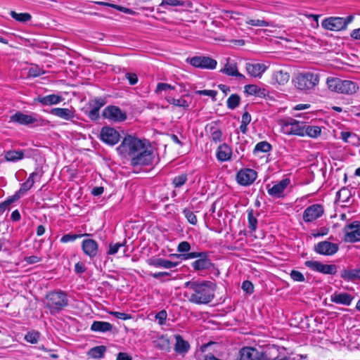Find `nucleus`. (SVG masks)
Here are the masks:
<instances>
[{"label": "nucleus", "instance_id": "28", "mask_svg": "<svg viewBox=\"0 0 360 360\" xmlns=\"http://www.w3.org/2000/svg\"><path fill=\"white\" fill-rule=\"evenodd\" d=\"M352 300V297L346 292L343 293H339V294H334L331 297V301L337 303V304H342L344 305L349 306Z\"/></svg>", "mask_w": 360, "mask_h": 360}, {"label": "nucleus", "instance_id": "59", "mask_svg": "<svg viewBox=\"0 0 360 360\" xmlns=\"http://www.w3.org/2000/svg\"><path fill=\"white\" fill-rule=\"evenodd\" d=\"M20 198V195L18 193V192L15 193V195L13 196L8 198L7 200H6L4 202H3V204L6 207L7 209H8L9 205L14 202L15 200H18Z\"/></svg>", "mask_w": 360, "mask_h": 360}, {"label": "nucleus", "instance_id": "39", "mask_svg": "<svg viewBox=\"0 0 360 360\" xmlns=\"http://www.w3.org/2000/svg\"><path fill=\"white\" fill-rule=\"evenodd\" d=\"M248 228L252 231H255L257 229V219L254 216V211L252 209L248 211Z\"/></svg>", "mask_w": 360, "mask_h": 360}, {"label": "nucleus", "instance_id": "17", "mask_svg": "<svg viewBox=\"0 0 360 360\" xmlns=\"http://www.w3.org/2000/svg\"><path fill=\"white\" fill-rule=\"evenodd\" d=\"M323 212V207L321 205H312L304 211L303 219L305 222L314 221L321 217Z\"/></svg>", "mask_w": 360, "mask_h": 360}, {"label": "nucleus", "instance_id": "24", "mask_svg": "<svg viewBox=\"0 0 360 360\" xmlns=\"http://www.w3.org/2000/svg\"><path fill=\"white\" fill-rule=\"evenodd\" d=\"M212 266V264L211 261L207 258L205 252H203V256L201 255L199 259L192 263V267L195 271L209 269Z\"/></svg>", "mask_w": 360, "mask_h": 360}, {"label": "nucleus", "instance_id": "50", "mask_svg": "<svg viewBox=\"0 0 360 360\" xmlns=\"http://www.w3.org/2000/svg\"><path fill=\"white\" fill-rule=\"evenodd\" d=\"M168 101L170 103L179 107L185 108L188 106L187 101L183 98H169Z\"/></svg>", "mask_w": 360, "mask_h": 360}, {"label": "nucleus", "instance_id": "45", "mask_svg": "<svg viewBox=\"0 0 360 360\" xmlns=\"http://www.w3.org/2000/svg\"><path fill=\"white\" fill-rule=\"evenodd\" d=\"M169 342L168 339L161 337L157 341H155V347L160 348L162 350H167L169 349Z\"/></svg>", "mask_w": 360, "mask_h": 360}, {"label": "nucleus", "instance_id": "54", "mask_svg": "<svg viewBox=\"0 0 360 360\" xmlns=\"http://www.w3.org/2000/svg\"><path fill=\"white\" fill-rule=\"evenodd\" d=\"M111 315L114 316L117 319H122V320H128L131 318V316L130 314L123 313V312H119V311H111L110 313Z\"/></svg>", "mask_w": 360, "mask_h": 360}, {"label": "nucleus", "instance_id": "23", "mask_svg": "<svg viewBox=\"0 0 360 360\" xmlns=\"http://www.w3.org/2000/svg\"><path fill=\"white\" fill-rule=\"evenodd\" d=\"M82 247L84 252L90 257H94L97 255L98 243L94 240H84Z\"/></svg>", "mask_w": 360, "mask_h": 360}, {"label": "nucleus", "instance_id": "16", "mask_svg": "<svg viewBox=\"0 0 360 360\" xmlns=\"http://www.w3.org/2000/svg\"><path fill=\"white\" fill-rule=\"evenodd\" d=\"M322 27L330 31H340L345 29V22L343 18L330 17L323 20L321 22Z\"/></svg>", "mask_w": 360, "mask_h": 360}, {"label": "nucleus", "instance_id": "32", "mask_svg": "<svg viewBox=\"0 0 360 360\" xmlns=\"http://www.w3.org/2000/svg\"><path fill=\"white\" fill-rule=\"evenodd\" d=\"M302 129L304 132V136L305 135H307L311 138H317L319 136H320L321 132V127L318 126L308 125L306 124L305 123L303 124Z\"/></svg>", "mask_w": 360, "mask_h": 360}, {"label": "nucleus", "instance_id": "52", "mask_svg": "<svg viewBox=\"0 0 360 360\" xmlns=\"http://www.w3.org/2000/svg\"><path fill=\"white\" fill-rule=\"evenodd\" d=\"M290 277L295 281L303 282L304 281V275L299 271L293 270L290 273Z\"/></svg>", "mask_w": 360, "mask_h": 360}, {"label": "nucleus", "instance_id": "63", "mask_svg": "<svg viewBox=\"0 0 360 360\" xmlns=\"http://www.w3.org/2000/svg\"><path fill=\"white\" fill-rule=\"evenodd\" d=\"M32 187V186L30 185V181L29 182L25 181L21 185V187L18 192L20 195L22 194V193H25L26 191H27L28 190H30Z\"/></svg>", "mask_w": 360, "mask_h": 360}, {"label": "nucleus", "instance_id": "48", "mask_svg": "<svg viewBox=\"0 0 360 360\" xmlns=\"http://www.w3.org/2000/svg\"><path fill=\"white\" fill-rule=\"evenodd\" d=\"M124 246H125V243H111L109 245V250L108 251V255H115L118 252V250L120 248L124 247Z\"/></svg>", "mask_w": 360, "mask_h": 360}, {"label": "nucleus", "instance_id": "4", "mask_svg": "<svg viewBox=\"0 0 360 360\" xmlns=\"http://www.w3.org/2000/svg\"><path fill=\"white\" fill-rule=\"evenodd\" d=\"M46 307L51 314L60 311L68 304V300L65 293L63 292H51L46 295Z\"/></svg>", "mask_w": 360, "mask_h": 360}, {"label": "nucleus", "instance_id": "14", "mask_svg": "<svg viewBox=\"0 0 360 360\" xmlns=\"http://www.w3.org/2000/svg\"><path fill=\"white\" fill-rule=\"evenodd\" d=\"M339 249L336 243L327 240L321 241L314 245V251L322 255H333L335 254Z\"/></svg>", "mask_w": 360, "mask_h": 360}, {"label": "nucleus", "instance_id": "25", "mask_svg": "<svg viewBox=\"0 0 360 360\" xmlns=\"http://www.w3.org/2000/svg\"><path fill=\"white\" fill-rule=\"evenodd\" d=\"M289 79L290 75L288 72L279 70L273 74L271 79V84L274 85L277 84L279 85H284L289 81Z\"/></svg>", "mask_w": 360, "mask_h": 360}, {"label": "nucleus", "instance_id": "2", "mask_svg": "<svg viewBox=\"0 0 360 360\" xmlns=\"http://www.w3.org/2000/svg\"><path fill=\"white\" fill-rule=\"evenodd\" d=\"M319 82L318 74L311 72L298 73L292 79V83L297 90H311L314 89Z\"/></svg>", "mask_w": 360, "mask_h": 360}, {"label": "nucleus", "instance_id": "41", "mask_svg": "<svg viewBox=\"0 0 360 360\" xmlns=\"http://www.w3.org/2000/svg\"><path fill=\"white\" fill-rule=\"evenodd\" d=\"M240 98L238 94H232L227 100V106L229 109H235L240 103Z\"/></svg>", "mask_w": 360, "mask_h": 360}, {"label": "nucleus", "instance_id": "11", "mask_svg": "<svg viewBox=\"0 0 360 360\" xmlns=\"http://www.w3.org/2000/svg\"><path fill=\"white\" fill-rule=\"evenodd\" d=\"M266 357L264 353L255 348L245 347L239 351L236 360H266Z\"/></svg>", "mask_w": 360, "mask_h": 360}, {"label": "nucleus", "instance_id": "43", "mask_svg": "<svg viewBox=\"0 0 360 360\" xmlns=\"http://www.w3.org/2000/svg\"><path fill=\"white\" fill-rule=\"evenodd\" d=\"M40 337V333L37 331H32L27 333L25 336V339L27 342H30L32 344H35L38 342Z\"/></svg>", "mask_w": 360, "mask_h": 360}, {"label": "nucleus", "instance_id": "3", "mask_svg": "<svg viewBox=\"0 0 360 360\" xmlns=\"http://www.w3.org/2000/svg\"><path fill=\"white\" fill-rule=\"evenodd\" d=\"M146 148L145 143L131 136H126L118 150L122 153H127L131 158Z\"/></svg>", "mask_w": 360, "mask_h": 360}, {"label": "nucleus", "instance_id": "15", "mask_svg": "<svg viewBox=\"0 0 360 360\" xmlns=\"http://www.w3.org/2000/svg\"><path fill=\"white\" fill-rule=\"evenodd\" d=\"M268 68L264 63L252 62L246 63L245 66L248 75L255 78H261Z\"/></svg>", "mask_w": 360, "mask_h": 360}, {"label": "nucleus", "instance_id": "19", "mask_svg": "<svg viewBox=\"0 0 360 360\" xmlns=\"http://www.w3.org/2000/svg\"><path fill=\"white\" fill-rule=\"evenodd\" d=\"M101 138L105 143L113 146L119 141L120 134L112 128L103 127L101 131Z\"/></svg>", "mask_w": 360, "mask_h": 360}, {"label": "nucleus", "instance_id": "53", "mask_svg": "<svg viewBox=\"0 0 360 360\" xmlns=\"http://www.w3.org/2000/svg\"><path fill=\"white\" fill-rule=\"evenodd\" d=\"M248 95L255 96V97L267 98H269L271 99V97L269 96V91H246Z\"/></svg>", "mask_w": 360, "mask_h": 360}, {"label": "nucleus", "instance_id": "64", "mask_svg": "<svg viewBox=\"0 0 360 360\" xmlns=\"http://www.w3.org/2000/svg\"><path fill=\"white\" fill-rule=\"evenodd\" d=\"M116 360H132V357L125 352H120L117 355Z\"/></svg>", "mask_w": 360, "mask_h": 360}, {"label": "nucleus", "instance_id": "44", "mask_svg": "<svg viewBox=\"0 0 360 360\" xmlns=\"http://www.w3.org/2000/svg\"><path fill=\"white\" fill-rule=\"evenodd\" d=\"M340 136L341 139L346 143H354L357 139V136L354 133L349 131H342Z\"/></svg>", "mask_w": 360, "mask_h": 360}, {"label": "nucleus", "instance_id": "42", "mask_svg": "<svg viewBox=\"0 0 360 360\" xmlns=\"http://www.w3.org/2000/svg\"><path fill=\"white\" fill-rule=\"evenodd\" d=\"M271 149V146L266 141H261L258 143L254 149V153H257L258 152L266 153L269 152Z\"/></svg>", "mask_w": 360, "mask_h": 360}, {"label": "nucleus", "instance_id": "58", "mask_svg": "<svg viewBox=\"0 0 360 360\" xmlns=\"http://www.w3.org/2000/svg\"><path fill=\"white\" fill-rule=\"evenodd\" d=\"M125 77L129 81V83L131 85H134L138 82V77L135 73L127 72L125 75Z\"/></svg>", "mask_w": 360, "mask_h": 360}, {"label": "nucleus", "instance_id": "40", "mask_svg": "<svg viewBox=\"0 0 360 360\" xmlns=\"http://www.w3.org/2000/svg\"><path fill=\"white\" fill-rule=\"evenodd\" d=\"M336 197L338 201L347 202L350 197L349 191L346 188H342L337 193Z\"/></svg>", "mask_w": 360, "mask_h": 360}, {"label": "nucleus", "instance_id": "13", "mask_svg": "<svg viewBox=\"0 0 360 360\" xmlns=\"http://www.w3.org/2000/svg\"><path fill=\"white\" fill-rule=\"evenodd\" d=\"M257 176V172L252 169H242L236 175L237 182L242 186H249L252 184Z\"/></svg>", "mask_w": 360, "mask_h": 360}, {"label": "nucleus", "instance_id": "34", "mask_svg": "<svg viewBox=\"0 0 360 360\" xmlns=\"http://www.w3.org/2000/svg\"><path fill=\"white\" fill-rule=\"evenodd\" d=\"M24 158V153L22 150H9L5 154V160L8 162H15Z\"/></svg>", "mask_w": 360, "mask_h": 360}, {"label": "nucleus", "instance_id": "60", "mask_svg": "<svg viewBox=\"0 0 360 360\" xmlns=\"http://www.w3.org/2000/svg\"><path fill=\"white\" fill-rule=\"evenodd\" d=\"M155 318L159 321L160 325L164 324L167 319L166 311L165 310L160 311L156 314Z\"/></svg>", "mask_w": 360, "mask_h": 360}, {"label": "nucleus", "instance_id": "55", "mask_svg": "<svg viewBox=\"0 0 360 360\" xmlns=\"http://www.w3.org/2000/svg\"><path fill=\"white\" fill-rule=\"evenodd\" d=\"M191 245L187 241H183L178 245L177 250L179 252H187L190 250Z\"/></svg>", "mask_w": 360, "mask_h": 360}, {"label": "nucleus", "instance_id": "7", "mask_svg": "<svg viewBox=\"0 0 360 360\" xmlns=\"http://www.w3.org/2000/svg\"><path fill=\"white\" fill-rule=\"evenodd\" d=\"M186 61L197 68L214 70L217 65L216 60L205 56H197L187 58Z\"/></svg>", "mask_w": 360, "mask_h": 360}, {"label": "nucleus", "instance_id": "35", "mask_svg": "<svg viewBox=\"0 0 360 360\" xmlns=\"http://www.w3.org/2000/svg\"><path fill=\"white\" fill-rule=\"evenodd\" d=\"M106 351V347L105 346H96L91 348L88 352V355L94 359H100L102 358L104 353Z\"/></svg>", "mask_w": 360, "mask_h": 360}, {"label": "nucleus", "instance_id": "49", "mask_svg": "<svg viewBox=\"0 0 360 360\" xmlns=\"http://www.w3.org/2000/svg\"><path fill=\"white\" fill-rule=\"evenodd\" d=\"M204 252H187L185 254L177 255L178 257H181L184 259H194V258H199L201 255L203 256Z\"/></svg>", "mask_w": 360, "mask_h": 360}, {"label": "nucleus", "instance_id": "20", "mask_svg": "<svg viewBox=\"0 0 360 360\" xmlns=\"http://www.w3.org/2000/svg\"><path fill=\"white\" fill-rule=\"evenodd\" d=\"M290 184L289 179H284L279 182H277L271 187L270 185L267 186L268 193L275 198H281L283 196V192Z\"/></svg>", "mask_w": 360, "mask_h": 360}, {"label": "nucleus", "instance_id": "8", "mask_svg": "<svg viewBox=\"0 0 360 360\" xmlns=\"http://www.w3.org/2000/svg\"><path fill=\"white\" fill-rule=\"evenodd\" d=\"M221 72L230 77H236L238 82L241 83H244L246 80L245 76L239 72L238 63L236 60L231 58H227L226 59V63L224 68L221 70Z\"/></svg>", "mask_w": 360, "mask_h": 360}, {"label": "nucleus", "instance_id": "57", "mask_svg": "<svg viewBox=\"0 0 360 360\" xmlns=\"http://www.w3.org/2000/svg\"><path fill=\"white\" fill-rule=\"evenodd\" d=\"M182 4L179 0H162L160 6H181Z\"/></svg>", "mask_w": 360, "mask_h": 360}, {"label": "nucleus", "instance_id": "56", "mask_svg": "<svg viewBox=\"0 0 360 360\" xmlns=\"http://www.w3.org/2000/svg\"><path fill=\"white\" fill-rule=\"evenodd\" d=\"M242 289L248 294H251L253 292V285L249 281H245L242 283Z\"/></svg>", "mask_w": 360, "mask_h": 360}, {"label": "nucleus", "instance_id": "21", "mask_svg": "<svg viewBox=\"0 0 360 360\" xmlns=\"http://www.w3.org/2000/svg\"><path fill=\"white\" fill-rule=\"evenodd\" d=\"M103 115L105 118L112 121H122L126 119L125 113L122 112V110L116 106H108L106 108L103 112Z\"/></svg>", "mask_w": 360, "mask_h": 360}, {"label": "nucleus", "instance_id": "27", "mask_svg": "<svg viewBox=\"0 0 360 360\" xmlns=\"http://www.w3.org/2000/svg\"><path fill=\"white\" fill-rule=\"evenodd\" d=\"M176 344L174 347V350L178 354H185L186 353L189 348V343L184 340L180 335H175Z\"/></svg>", "mask_w": 360, "mask_h": 360}, {"label": "nucleus", "instance_id": "33", "mask_svg": "<svg viewBox=\"0 0 360 360\" xmlns=\"http://www.w3.org/2000/svg\"><path fill=\"white\" fill-rule=\"evenodd\" d=\"M37 100L44 105H53L62 101L63 98L59 96L51 94L44 97H39Z\"/></svg>", "mask_w": 360, "mask_h": 360}, {"label": "nucleus", "instance_id": "31", "mask_svg": "<svg viewBox=\"0 0 360 360\" xmlns=\"http://www.w3.org/2000/svg\"><path fill=\"white\" fill-rule=\"evenodd\" d=\"M51 114L65 120H70L73 117L72 112L68 108H56L51 110Z\"/></svg>", "mask_w": 360, "mask_h": 360}, {"label": "nucleus", "instance_id": "18", "mask_svg": "<svg viewBox=\"0 0 360 360\" xmlns=\"http://www.w3.org/2000/svg\"><path fill=\"white\" fill-rule=\"evenodd\" d=\"M153 155L152 153L147 150L143 149L140 153L135 155L131 159V165L133 166L136 165H148L152 162Z\"/></svg>", "mask_w": 360, "mask_h": 360}, {"label": "nucleus", "instance_id": "62", "mask_svg": "<svg viewBox=\"0 0 360 360\" xmlns=\"http://www.w3.org/2000/svg\"><path fill=\"white\" fill-rule=\"evenodd\" d=\"M221 132L220 130L216 129L211 134V139L214 142H218L221 140Z\"/></svg>", "mask_w": 360, "mask_h": 360}, {"label": "nucleus", "instance_id": "46", "mask_svg": "<svg viewBox=\"0 0 360 360\" xmlns=\"http://www.w3.org/2000/svg\"><path fill=\"white\" fill-rule=\"evenodd\" d=\"M183 213L189 223L193 225L197 224V217L191 210L189 209H184Z\"/></svg>", "mask_w": 360, "mask_h": 360}, {"label": "nucleus", "instance_id": "5", "mask_svg": "<svg viewBox=\"0 0 360 360\" xmlns=\"http://www.w3.org/2000/svg\"><path fill=\"white\" fill-rule=\"evenodd\" d=\"M278 123L281 127V132L283 134L304 136L302 129L304 122L290 117L285 120H281Z\"/></svg>", "mask_w": 360, "mask_h": 360}, {"label": "nucleus", "instance_id": "30", "mask_svg": "<svg viewBox=\"0 0 360 360\" xmlns=\"http://www.w3.org/2000/svg\"><path fill=\"white\" fill-rule=\"evenodd\" d=\"M341 277L345 281L360 279V267L354 269H345L341 272Z\"/></svg>", "mask_w": 360, "mask_h": 360}, {"label": "nucleus", "instance_id": "6", "mask_svg": "<svg viewBox=\"0 0 360 360\" xmlns=\"http://www.w3.org/2000/svg\"><path fill=\"white\" fill-rule=\"evenodd\" d=\"M329 90H356L359 87L356 84L346 79H342L338 77H328L326 81Z\"/></svg>", "mask_w": 360, "mask_h": 360}, {"label": "nucleus", "instance_id": "1", "mask_svg": "<svg viewBox=\"0 0 360 360\" xmlns=\"http://www.w3.org/2000/svg\"><path fill=\"white\" fill-rule=\"evenodd\" d=\"M184 296L190 302L205 304L213 300L216 286L211 281H191L184 283Z\"/></svg>", "mask_w": 360, "mask_h": 360}, {"label": "nucleus", "instance_id": "51", "mask_svg": "<svg viewBox=\"0 0 360 360\" xmlns=\"http://www.w3.org/2000/svg\"><path fill=\"white\" fill-rule=\"evenodd\" d=\"M82 235H77V234H65L60 238V242L63 243H66L68 242H72L75 240L77 238L82 237Z\"/></svg>", "mask_w": 360, "mask_h": 360}, {"label": "nucleus", "instance_id": "36", "mask_svg": "<svg viewBox=\"0 0 360 360\" xmlns=\"http://www.w3.org/2000/svg\"><path fill=\"white\" fill-rule=\"evenodd\" d=\"M246 24L254 27H272L273 22L264 19H252L246 20Z\"/></svg>", "mask_w": 360, "mask_h": 360}, {"label": "nucleus", "instance_id": "29", "mask_svg": "<svg viewBox=\"0 0 360 360\" xmlns=\"http://www.w3.org/2000/svg\"><path fill=\"white\" fill-rule=\"evenodd\" d=\"M112 325L105 321H94L91 326V330L95 332L105 333L111 331Z\"/></svg>", "mask_w": 360, "mask_h": 360}, {"label": "nucleus", "instance_id": "12", "mask_svg": "<svg viewBox=\"0 0 360 360\" xmlns=\"http://www.w3.org/2000/svg\"><path fill=\"white\" fill-rule=\"evenodd\" d=\"M345 240L354 243L360 240V221H355L344 228Z\"/></svg>", "mask_w": 360, "mask_h": 360}, {"label": "nucleus", "instance_id": "47", "mask_svg": "<svg viewBox=\"0 0 360 360\" xmlns=\"http://www.w3.org/2000/svg\"><path fill=\"white\" fill-rule=\"evenodd\" d=\"M187 181V176L186 174H181L175 176L173 179L172 183L175 187H181Z\"/></svg>", "mask_w": 360, "mask_h": 360}, {"label": "nucleus", "instance_id": "10", "mask_svg": "<svg viewBox=\"0 0 360 360\" xmlns=\"http://www.w3.org/2000/svg\"><path fill=\"white\" fill-rule=\"evenodd\" d=\"M10 122L18 123L20 124L27 125L30 124H36L41 125L43 120L37 115H26L20 112H18L11 116Z\"/></svg>", "mask_w": 360, "mask_h": 360}, {"label": "nucleus", "instance_id": "9", "mask_svg": "<svg viewBox=\"0 0 360 360\" xmlns=\"http://www.w3.org/2000/svg\"><path fill=\"white\" fill-rule=\"evenodd\" d=\"M304 264L310 269L323 274L334 275L337 273V266L335 264H325L313 260L306 261Z\"/></svg>", "mask_w": 360, "mask_h": 360}, {"label": "nucleus", "instance_id": "61", "mask_svg": "<svg viewBox=\"0 0 360 360\" xmlns=\"http://www.w3.org/2000/svg\"><path fill=\"white\" fill-rule=\"evenodd\" d=\"M91 102V105L96 108H98V109L99 110L102 106H103L105 104V99L102 98H95Z\"/></svg>", "mask_w": 360, "mask_h": 360}, {"label": "nucleus", "instance_id": "37", "mask_svg": "<svg viewBox=\"0 0 360 360\" xmlns=\"http://www.w3.org/2000/svg\"><path fill=\"white\" fill-rule=\"evenodd\" d=\"M27 70V76L29 77H36L45 73V71L42 68L35 64H32Z\"/></svg>", "mask_w": 360, "mask_h": 360}, {"label": "nucleus", "instance_id": "26", "mask_svg": "<svg viewBox=\"0 0 360 360\" xmlns=\"http://www.w3.org/2000/svg\"><path fill=\"white\" fill-rule=\"evenodd\" d=\"M232 154L231 148L226 143L219 146L217 151V158L219 161L224 162L229 160Z\"/></svg>", "mask_w": 360, "mask_h": 360}, {"label": "nucleus", "instance_id": "22", "mask_svg": "<svg viewBox=\"0 0 360 360\" xmlns=\"http://www.w3.org/2000/svg\"><path fill=\"white\" fill-rule=\"evenodd\" d=\"M147 262L150 266L165 269H172L179 264V263L176 262H172L165 259L155 257L150 258L148 259Z\"/></svg>", "mask_w": 360, "mask_h": 360}, {"label": "nucleus", "instance_id": "38", "mask_svg": "<svg viewBox=\"0 0 360 360\" xmlns=\"http://www.w3.org/2000/svg\"><path fill=\"white\" fill-rule=\"evenodd\" d=\"M10 15L13 19L20 22H26L32 18L31 15L28 13H18L14 11H11Z\"/></svg>", "mask_w": 360, "mask_h": 360}]
</instances>
